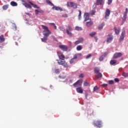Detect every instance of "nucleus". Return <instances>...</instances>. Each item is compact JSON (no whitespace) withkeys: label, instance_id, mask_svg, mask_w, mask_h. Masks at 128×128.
Segmentation results:
<instances>
[{"label":"nucleus","instance_id":"f257e3e1","mask_svg":"<svg viewBox=\"0 0 128 128\" xmlns=\"http://www.w3.org/2000/svg\"><path fill=\"white\" fill-rule=\"evenodd\" d=\"M58 55L59 58V60H57L58 64L64 68H68V64L64 61V55L62 52H58Z\"/></svg>","mask_w":128,"mask_h":128},{"label":"nucleus","instance_id":"f03ea898","mask_svg":"<svg viewBox=\"0 0 128 128\" xmlns=\"http://www.w3.org/2000/svg\"><path fill=\"white\" fill-rule=\"evenodd\" d=\"M42 28L44 30L43 35L44 36H48L52 34V32L48 30V28L44 25H41Z\"/></svg>","mask_w":128,"mask_h":128},{"label":"nucleus","instance_id":"7ed1b4c3","mask_svg":"<svg viewBox=\"0 0 128 128\" xmlns=\"http://www.w3.org/2000/svg\"><path fill=\"white\" fill-rule=\"evenodd\" d=\"M94 125L98 128H102V122L101 120H97L94 122Z\"/></svg>","mask_w":128,"mask_h":128},{"label":"nucleus","instance_id":"20e7f679","mask_svg":"<svg viewBox=\"0 0 128 128\" xmlns=\"http://www.w3.org/2000/svg\"><path fill=\"white\" fill-rule=\"evenodd\" d=\"M82 80H78L75 83L73 84L74 86V88H78L82 86Z\"/></svg>","mask_w":128,"mask_h":128},{"label":"nucleus","instance_id":"39448f33","mask_svg":"<svg viewBox=\"0 0 128 128\" xmlns=\"http://www.w3.org/2000/svg\"><path fill=\"white\" fill-rule=\"evenodd\" d=\"M67 6H70V8H78V4L74 2H68Z\"/></svg>","mask_w":128,"mask_h":128},{"label":"nucleus","instance_id":"423d86ee","mask_svg":"<svg viewBox=\"0 0 128 128\" xmlns=\"http://www.w3.org/2000/svg\"><path fill=\"white\" fill-rule=\"evenodd\" d=\"M112 40H114V36L110 34H108L106 38V42H112Z\"/></svg>","mask_w":128,"mask_h":128},{"label":"nucleus","instance_id":"0eeeda50","mask_svg":"<svg viewBox=\"0 0 128 128\" xmlns=\"http://www.w3.org/2000/svg\"><path fill=\"white\" fill-rule=\"evenodd\" d=\"M122 52H116L115 53L113 56H112V58L115 60L116 58H120L121 56H122Z\"/></svg>","mask_w":128,"mask_h":128},{"label":"nucleus","instance_id":"6e6552de","mask_svg":"<svg viewBox=\"0 0 128 128\" xmlns=\"http://www.w3.org/2000/svg\"><path fill=\"white\" fill-rule=\"evenodd\" d=\"M124 34H126V32L124 31V28L122 30L121 36H120V42H122L124 38Z\"/></svg>","mask_w":128,"mask_h":128},{"label":"nucleus","instance_id":"1a4fd4ad","mask_svg":"<svg viewBox=\"0 0 128 128\" xmlns=\"http://www.w3.org/2000/svg\"><path fill=\"white\" fill-rule=\"evenodd\" d=\"M22 2H23V6H24L26 8H32V6H30V4L26 3V0H22Z\"/></svg>","mask_w":128,"mask_h":128},{"label":"nucleus","instance_id":"9d476101","mask_svg":"<svg viewBox=\"0 0 128 128\" xmlns=\"http://www.w3.org/2000/svg\"><path fill=\"white\" fill-rule=\"evenodd\" d=\"M110 14V9H106L105 12V19L108 20Z\"/></svg>","mask_w":128,"mask_h":128},{"label":"nucleus","instance_id":"9b49d317","mask_svg":"<svg viewBox=\"0 0 128 128\" xmlns=\"http://www.w3.org/2000/svg\"><path fill=\"white\" fill-rule=\"evenodd\" d=\"M84 22H86L87 20H90V14L88 12L84 13Z\"/></svg>","mask_w":128,"mask_h":128},{"label":"nucleus","instance_id":"f8f14e48","mask_svg":"<svg viewBox=\"0 0 128 128\" xmlns=\"http://www.w3.org/2000/svg\"><path fill=\"white\" fill-rule=\"evenodd\" d=\"M84 42V38H79L78 40L74 42L75 46H78V44H82Z\"/></svg>","mask_w":128,"mask_h":128},{"label":"nucleus","instance_id":"ddd939ff","mask_svg":"<svg viewBox=\"0 0 128 128\" xmlns=\"http://www.w3.org/2000/svg\"><path fill=\"white\" fill-rule=\"evenodd\" d=\"M59 48L64 52H66V50H68V46L64 45H60Z\"/></svg>","mask_w":128,"mask_h":128},{"label":"nucleus","instance_id":"4468645a","mask_svg":"<svg viewBox=\"0 0 128 128\" xmlns=\"http://www.w3.org/2000/svg\"><path fill=\"white\" fill-rule=\"evenodd\" d=\"M76 91L78 94H83L84 93V90L82 88V87H79L76 88Z\"/></svg>","mask_w":128,"mask_h":128},{"label":"nucleus","instance_id":"2eb2a0df","mask_svg":"<svg viewBox=\"0 0 128 128\" xmlns=\"http://www.w3.org/2000/svg\"><path fill=\"white\" fill-rule=\"evenodd\" d=\"M76 58H78V56L76 54L74 55L73 58H72L70 61V64H74V60H76Z\"/></svg>","mask_w":128,"mask_h":128},{"label":"nucleus","instance_id":"dca6fc26","mask_svg":"<svg viewBox=\"0 0 128 128\" xmlns=\"http://www.w3.org/2000/svg\"><path fill=\"white\" fill-rule=\"evenodd\" d=\"M94 24V22H92V20H90V22H86V26H88V28L92 26Z\"/></svg>","mask_w":128,"mask_h":128},{"label":"nucleus","instance_id":"f3484780","mask_svg":"<svg viewBox=\"0 0 128 128\" xmlns=\"http://www.w3.org/2000/svg\"><path fill=\"white\" fill-rule=\"evenodd\" d=\"M52 8V10H60V11L62 10V8L60 7L55 6L54 5V6H53Z\"/></svg>","mask_w":128,"mask_h":128},{"label":"nucleus","instance_id":"a211bd4d","mask_svg":"<svg viewBox=\"0 0 128 128\" xmlns=\"http://www.w3.org/2000/svg\"><path fill=\"white\" fill-rule=\"evenodd\" d=\"M66 32H67V30L68 31V32H72V26H70V25H67L66 26Z\"/></svg>","mask_w":128,"mask_h":128},{"label":"nucleus","instance_id":"6ab92c4d","mask_svg":"<svg viewBox=\"0 0 128 128\" xmlns=\"http://www.w3.org/2000/svg\"><path fill=\"white\" fill-rule=\"evenodd\" d=\"M48 36H44V38H41L42 42H46V41L48 40Z\"/></svg>","mask_w":128,"mask_h":128},{"label":"nucleus","instance_id":"aec40b11","mask_svg":"<svg viewBox=\"0 0 128 128\" xmlns=\"http://www.w3.org/2000/svg\"><path fill=\"white\" fill-rule=\"evenodd\" d=\"M46 3L49 6H54V4H52L50 0H46Z\"/></svg>","mask_w":128,"mask_h":128},{"label":"nucleus","instance_id":"412c9836","mask_svg":"<svg viewBox=\"0 0 128 128\" xmlns=\"http://www.w3.org/2000/svg\"><path fill=\"white\" fill-rule=\"evenodd\" d=\"M102 1L103 0H97L96 2V6H102Z\"/></svg>","mask_w":128,"mask_h":128},{"label":"nucleus","instance_id":"4be33fe9","mask_svg":"<svg viewBox=\"0 0 128 128\" xmlns=\"http://www.w3.org/2000/svg\"><path fill=\"white\" fill-rule=\"evenodd\" d=\"M114 32L116 34H120V28H118V29L116 28H114Z\"/></svg>","mask_w":128,"mask_h":128},{"label":"nucleus","instance_id":"5701e85b","mask_svg":"<svg viewBox=\"0 0 128 128\" xmlns=\"http://www.w3.org/2000/svg\"><path fill=\"white\" fill-rule=\"evenodd\" d=\"M4 40H5L4 36V35H1L0 36V42H4Z\"/></svg>","mask_w":128,"mask_h":128},{"label":"nucleus","instance_id":"b1692460","mask_svg":"<svg viewBox=\"0 0 128 128\" xmlns=\"http://www.w3.org/2000/svg\"><path fill=\"white\" fill-rule=\"evenodd\" d=\"M102 73L99 72L98 73L97 75H96V78H102Z\"/></svg>","mask_w":128,"mask_h":128},{"label":"nucleus","instance_id":"393cba45","mask_svg":"<svg viewBox=\"0 0 128 128\" xmlns=\"http://www.w3.org/2000/svg\"><path fill=\"white\" fill-rule=\"evenodd\" d=\"M30 4L32 6L33 8H40V7L38 6L36 4H34V3H32V2H30Z\"/></svg>","mask_w":128,"mask_h":128},{"label":"nucleus","instance_id":"a878e982","mask_svg":"<svg viewBox=\"0 0 128 128\" xmlns=\"http://www.w3.org/2000/svg\"><path fill=\"white\" fill-rule=\"evenodd\" d=\"M10 4H11V6H17L18 3H16V2H14V1H12L10 2Z\"/></svg>","mask_w":128,"mask_h":128},{"label":"nucleus","instance_id":"bb28decb","mask_svg":"<svg viewBox=\"0 0 128 128\" xmlns=\"http://www.w3.org/2000/svg\"><path fill=\"white\" fill-rule=\"evenodd\" d=\"M104 23L103 22L100 25H99L98 28V30H102V28H104Z\"/></svg>","mask_w":128,"mask_h":128},{"label":"nucleus","instance_id":"cd10ccee","mask_svg":"<svg viewBox=\"0 0 128 128\" xmlns=\"http://www.w3.org/2000/svg\"><path fill=\"white\" fill-rule=\"evenodd\" d=\"M116 63V60H113L110 61V64H111V66L115 64Z\"/></svg>","mask_w":128,"mask_h":128},{"label":"nucleus","instance_id":"c85d7f7f","mask_svg":"<svg viewBox=\"0 0 128 128\" xmlns=\"http://www.w3.org/2000/svg\"><path fill=\"white\" fill-rule=\"evenodd\" d=\"M94 72L95 74H98L100 73V68H96L94 69Z\"/></svg>","mask_w":128,"mask_h":128},{"label":"nucleus","instance_id":"c756f323","mask_svg":"<svg viewBox=\"0 0 128 128\" xmlns=\"http://www.w3.org/2000/svg\"><path fill=\"white\" fill-rule=\"evenodd\" d=\"M89 34H90V36H92H92H96V32H94L90 33Z\"/></svg>","mask_w":128,"mask_h":128},{"label":"nucleus","instance_id":"7c9ffc66","mask_svg":"<svg viewBox=\"0 0 128 128\" xmlns=\"http://www.w3.org/2000/svg\"><path fill=\"white\" fill-rule=\"evenodd\" d=\"M66 32L67 34L69 36H72V32L67 30V31H66Z\"/></svg>","mask_w":128,"mask_h":128},{"label":"nucleus","instance_id":"2f4dec72","mask_svg":"<svg viewBox=\"0 0 128 128\" xmlns=\"http://www.w3.org/2000/svg\"><path fill=\"white\" fill-rule=\"evenodd\" d=\"M90 84L89 82L84 81V86H90Z\"/></svg>","mask_w":128,"mask_h":128},{"label":"nucleus","instance_id":"473e14b6","mask_svg":"<svg viewBox=\"0 0 128 128\" xmlns=\"http://www.w3.org/2000/svg\"><path fill=\"white\" fill-rule=\"evenodd\" d=\"M76 50H82V46L80 45H79L77 46Z\"/></svg>","mask_w":128,"mask_h":128},{"label":"nucleus","instance_id":"72a5a7b5","mask_svg":"<svg viewBox=\"0 0 128 128\" xmlns=\"http://www.w3.org/2000/svg\"><path fill=\"white\" fill-rule=\"evenodd\" d=\"M2 8L3 10H8V5H4L2 6Z\"/></svg>","mask_w":128,"mask_h":128},{"label":"nucleus","instance_id":"f704fd0d","mask_svg":"<svg viewBox=\"0 0 128 128\" xmlns=\"http://www.w3.org/2000/svg\"><path fill=\"white\" fill-rule=\"evenodd\" d=\"M126 14H124V16L122 18V20L123 22H126V16H127Z\"/></svg>","mask_w":128,"mask_h":128},{"label":"nucleus","instance_id":"c9c22d12","mask_svg":"<svg viewBox=\"0 0 128 128\" xmlns=\"http://www.w3.org/2000/svg\"><path fill=\"white\" fill-rule=\"evenodd\" d=\"M75 30H82V27L76 26Z\"/></svg>","mask_w":128,"mask_h":128},{"label":"nucleus","instance_id":"e433bc0d","mask_svg":"<svg viewBox=\"0 0 128 128\" xmlns=\"http://www.w3.org/2000/svg\"><path fill=\"white\" fill-rule=\"evenodd\" d=\"M54 72H56V74H60V69H55Z\"/></svg>","mask_w":128,"mask_h":128},{"label":"nucleus","instance_id":"4c0bfd02","mask_svg":"<svg viewBox=\"0 0 128 128\" xmlns=\"http://www.w3.org/2000/svg\"><path fill=\"white\" fill-rule=\"evenodd\" d=\"M78 12H79V14L78 16V18L80 20V17L82 16V11L80 10H79Z\"/></svg>","mask_w":128,"mask_h":128},{"label":"nucleus","instance_id":"58836bf2","mask_svg":"<svg viewBox=\"0 0 128 128\" xmlns=\"http://www.w3.org/2000/svg\"><path fill=\"white\" fill-rule=\"evenodd\" d=\"M104 56H100V58H99V60H100V62H102V60H104Z\"/></svg>","mask_w":128,"mask_h":128},{"label":"nucleus","instance_id":"ea45409f","mask_svg":"<svg viewBox=\"0 0 128 128\" xmlns=\"http://www.w3.org/2000/svg\"><path fill=\"white\" fill-rule=\"evenodd\" d=\"M40 12L38 10H35V14L36 16H38V13Z\"/></svg>","mask_w":128,"mask_h":128},{"label":"nucleus","instance_id":"a19ab883","mask_svg":"<svg viewBox=\"0 0 128 128\" xmlns=\"http://www.w3.org/2000/svg\"><path fill=\"white\" fill-rule=\"evenodd\" d=\"M122 76H128V73L123 72Z\"/></svg>","mask_w":128,"mask_h":128},{"label":"nucleus","instance_id":"79ce46f5","mask_svg":"<svg viewBox=\"0 0 128 128\" xmlns=\"http://www.w3.org/2000/svg\"><path fill=\"white\" fill-rule=\"evenodd\" d=\"M98 90V86H95L94 88V91L96 92V90Z\"/></svg>","mask_w":128,"mask_h":128},{"label":"nucleus","instance_id":"37998d69","mask_svg":"<svg viewBox=\"0 0 128 128\" xmlns=\"http://www.w3.org/2000/svg\"><path fill=\"white\" fill-rule=\"evenodd\" d=\"M112 2V0H108V4L110 6Z\"/></svg>","mask_w":128,"mask_h":128},{"label":"nucleus","instance_id":"c03bdc74","mask_svg":"<svg viewBox=\"0 0 128 128\" xmlns=\"http://www.w3.org/2000/svg\"><path fill=\"white\" fill-rule=\"evenodd\" d=\"M92 56V54H88L86 56V59L88 60Z\"/></svg>","mask_w":128,"mask_h":128},{"label":"nucleus","instance_id":"a18cd8bd","mask_svg":"<svg viewBox=\"0 0 128 128\" xmlns=\"http://www.w3.org/2000/svg\"><path fill=\"white\" fill-rule=\"evenodd\" d=\"M109 84H114V80H110L108 82Z\"/></svg>","mask_w":128,"mask_h":128},{"label":"nucleus","instance_id":"49530a36","mask_svg":"<svg viewBox=\"0 0 128 128\" xmlns=\"http://www.w3.org/2000/svg\"><path fill=\"white\" fill-rule=\"evenodd\" d=\"M60 30H62V32H64V30H65L64 28L62 27H60Z\"/></svg>","mask_w":128,"mask_h":128},{"label":"nucleus","instance_id":"de8ad7c7","mask_svg":"<svg viewBox=\"0 0 128 128\" xmlns=\"http://www.w3.org/2000/svg\"><path fill=\"white\" fill-rule=\"evenodd\" d=\"M114 82H120V79L118 78H115Z\"/></svg>","mask_w":128,"mask_h":128},{"label":"nucleus","instance_id":"09e8293b","mask_svg":"<svg viewBox=\"0 0 128 128\" xmlns=\"http://www.w3.org/2000/svg\"><path fill=\"white\" fill-rule=\"evenodd\" d=\"M128 8H126L124 14H127L128 15Z\"/></svg>","mask_w":128,"mask_h":128},{"label":"nucleus","instance_id":"8fccbe9b","mask_svg":"<svg viewBox=\"0 0 128 128\" xmlns=\"http://www.w3.org/2000/svg\"><path fill=\"white\" fill-rule=\"evenodd\" d=\"M68 14H64L63 15H62V18H68Z\"/></svg>","mask_w":128,"mask_h":128},{"label":"nucleus","instance_id":"3c124183","mask_svg":"<svg viewBox=\"0 0 128 128\" xmlns=\"http://www.w3.org/2000/svg\"><path fill=\"white\" fill-rule=\"evenodd\" d=\"M108 54V52H106L104 53V54L102 56H103L104 58V56H106V55Z\"/></svg>","mask_w":128,"mask_h":128},{"label":"nucleus","instance_id":"603ef678","mask_svg":"<svg viewBox=\"0 0 128 128\" xmlns=\"http://www.w3.org/2000/svg\"><path fill=\"white\" fill-rule=\"evenodd\" d=\"M84 74H81L79 75V78H84Z\"/></svg>","mask_w":128,"mask_h":128},{"label":"nucleus","instance_id":"864d4df0","mask_svg":"<svg viewBox=\"0 0 128 128\" xmlns=\"http://www.w3.org/2000/svg\"><path fill=\"white\" fill-rule=\"evenodd\" d=\"M102 86H108V84H102Z\"/></svg>","mask_w":128,"mask_h":128},{"label":"nucleus","instance_id":"5fc2aeb1","mask_svg":"<svg viewBox=\"0 0 128 128\" xmlns=\"http://www.w3.org/2000/svg\"><path fill=\"white\" fill-rule=\"evenodd\" d=\"M50 24H52V26H56V24H54V23H50Z\"/></svg>","mask_w":128,"mask_h":128},{"label":"nucleus","instance_id":"6e6d98bb","mask_svg":"<svg viewBox=\"0 0 128 128\" xmlns=\"http://www.w3.org/2000/svg\"><path fill=\"white\" fill-rule=\"evenodd\" d=\"M95 12L94 11H92V14H95Z\"/></svg>","mask_w":128,"mask_h":128},{"label":"nucleus","instance_id":"4d7b16f0","mask_svg":"<svg viewBox=\"0 0 128 128\" xmlns=\"http://www.w3.org/2000/svg\"><path fill=\"white\" fill-rule=\"evenodd\" d=\"M54 28H55V30H56V26H54Z\"/></svg>","mask_w":128,"mask_h":128},{"label":"nucleus","instance_id":"13d9d810","mask_svg":"<svg viewBox=\"0 0 128 128\" xmlns=\"http://www.w3.org/2000/svg\"><path fill=\"white\" fill-rule=\"evenodd\" d=\"M96 40H98V38L96 37H94Z\"/></svg>","mask_w":128,"mask_h":128},{"label":"nucleus","instance_id":"bf43d9fd","mask_svg":"<svg viewBox=\"0 0 128 128\" xmlns=\"http://www.w3.org/2000/svg\"><path fill=\"white\" fill-rule=\"evenodd\" d=\"M79 0V2H80V0Z\"/></svg>","mask_w":128,"mask_h":128},{"label":"nucleus","instance_id":"052dcab7","mask_svg":"<svg viewBox=\"0 0 128 128\" xmlns=\"http://www.w3.org/2000/svg\"><path fill=\"white\" fill-rule=\"evenodd\" d=\"M26 14H28V13H26Z\"/></svg>","mask_w":128,"mask_h":128}]
</instances>
